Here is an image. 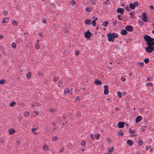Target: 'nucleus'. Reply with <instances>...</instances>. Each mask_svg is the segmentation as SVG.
Masks as SVG:
<instances>
[{"label": "nucleus", "mask_w": 154, "mask_h": 154, "mask_svg": "<svg viewBox=\"0 0 154 154\" xmlns=\"http://www.w3.org/2000/svg\"><path fill=\"white\" fill-rule=\"evenodd\" d=\"M146 42L148 45L154 46V39L150 36L145 35L143 36Z\"/></svg>", "instance_id": "f257e3e1"}, {"label": "nucleus", "mask_w": 154, "mask_h": 154, "mask_svg": "<svg viewBox=\"0 0 154 154\" xmlns=\"http://www.w3.org/2000/svg\"><path fill=\"white\" fill-rule=\"evenodd\" d=\"M108 37V40L109 41L113 42L114 41L115 38H117L118 36V35L115 33H109L107 35Z\"/></svg>", "instance_id": "f03ea898"}, {"label": "nucleus", "mask_w": 154, "mask_h": 154, "mask_svg": "<svg viewBox=\"0 0 154 154\" xmlns=\"http://www.w3.org/2000/svg\"><path fill=\"white\" fill-rule=\"evenodd\" d=\"M146 51L148 53H150L154 51V46L148 45V47L145 48Z\"/></svg>", "instance_id": "7ed1b4c3"}, {"label": "nucleus", "mask_w": 154, "mask_h": 154, "mask_svg": "<svg viewBox=\"0 0 154 154\" xmlns=\"http://www.w3.org/2000/svg\"><path fill=\"white\" fill-rule=\"evenodd\" d=\"M138 5L137 2H134V3H131L129 5V8L131 9H134L136 6Z\"/></svg>", "instance_id": "20e7f679"}, {"label": "nucleus", "mask_w": 154, "mask_h": 154, "mask_svg": "<svg viewBox=\"0 0 154 154\" xmlns=\"http://www.w3.org/2000/svg\"><path fill=\"white\" fill-rule=\"evenodd\" d=\"M142 20L145 22H148L147 20V17L146 16V14L145 13H143L142 15Z\"/></svg>", "instance_id": "39448f33"}, {"label": "nucleus", "mask_w": 154, "mask_h": 154, "mask_svg": "<svg viewBox=\"0 0 154 154\" xmlns=\"http://www.w3.org/2000/svg\"><path fill=\"white\" fill-rule=\"evenodd\" d=\"M91 36V33L88 30L85 33V36L88 38H90Z\"/></svg>", "instance_id": "423d86ee"}, {"label": "nucleus", "mask_w": 154, "mask_h": 154, "mask_svg": "<svg viewBox=\"0 0 154 154\" xmlns=\"http://www.w3.org/2000/svg\"><path fill=\"white\" fill-rule=\"evenodd\" d=\"M124 9L123 8H118L117 9V13H121L122 14H124Z\"/></svg>", "instance_id": "0eeeda50"}, {"label": "nucleus", "mask_w": 154, "mask_h": 154, "mask_svg": "<svg viewBox=\"0 0 154 154\" xmlns=\"http://www.w3.org/2000/svg\"><path fill=\"white\" fill-rule=\"evenodd\" d=\"M126 30L128 31H132L133 30V27L131 26L128 25L125 27Z\"/></svg>", "instance_id": "6e6552de"}, {"label": "nucleus", "mask_w": 154, "mask_h": 154, "mask_svg": "<svg viewBox=\"0 0 154 154\" xmlns=\"http://www.w3.org/2000/svg\"><path fill=\"white\" fill-rule=\"evenodd\" d=\"M108 86L105 85L104 87V93L105 95H107L108 93Z\"/></svg>", "instance_id": "1a4fd4ad"}, {"label": "nucleus", "mask_w": 154, "mask_h": 154, "mask_svg": "<svg viewBox=\"0 0 154 154\" xmlns=\"http://www.w3.org/2000/svg\"><path fill=\"white\" fill-rule=\"evenodd\" d=\"M9 18L8 17H5L2 20V23H8L9 22Z\"/></svg>", "instance_id": "9d476101"}, {"label": "nucleus", "mask_w": 154, "mask_h": 154, "mask_svg": "<svg viewBox=\"0 0 154 154\" xmlns=\"http://www.w3.org/2000/svg\"><path fill=\"white\" fill-rule=\"evenodd\" d=\"M94 82L96 85H101L102 84V82L98 79H97L94 80Z\"/></svg>", "instance_id": "9b49d317"}, {"label": "nucleus", "mask_w": 154, "mask_h": 154, "mask_svg": "<svg viewBox=\"0 0 154 154\" xmlns=\"http://www.w3.org/2000/svg\"><path fill=\"white\" fill-rule=\"evenodd\" d=\"M125 124L123 122H120L118 123V126L119 128H123L124 127V124Z\"/></svg>", "instance_id": "f8f14e48"}, {"label": "nucleus", "mask_w": 154, "mask_h": 154, "mask_svg": "<svg viewBox=\"0 0 154 154\" xmlns=\"http://www.w3.org/2000/svg\"><path fill=\"white\" fill-rule=\"evenodd\" d=\"M121 34L122 35H126L127 34V32L125 30L122 29L120 32Z\"/></svg>", "instance_id": "ddd939ff"}, {"label": "nucleus", "mask_w": 154, "mask_h": 154, "mask_svg": "<svg viewBox=\"0 0 154 154\" xmlns=\"http://www.w3.org/2000/svg\"><path fill=\"white\" fill-rule=\"evenodd\" d=\"M85 23L88 25H90L91 23V20L90 19H86L85 21Z\"/></svg>", "instance_id": "4468645a"}, {"label": "nucleus", "mask_w": 154, "mask_h": 154, "mask_svg": "<svg viewBox=\"0 0 154 154\" xmlns=\"http://www.w3.org/2000/svg\"><path fill=\"white\" fill-rule=\"evenodd\" d=\"M127 144L130 146H131L133 144V142L132 140H128L127 141Z\"/></svg>", "instance_id": "2eb2a0df"}, {"label": "nucleus", "mask_w": 154, "mask_h": 154, "mask_svg": "<svg viewBox=\"0 0 154 154\" xmlns=\"http://www.w3.org/2000/svg\"><path fill=\"white\" fill-rule=\"evenodd\" d=\"M142 119V117L141 116H138L136 119V122H140L141 120Z\"/></svg>", "instance_id": "dca6fc26"}, {"label": "nucleus", "mask_w": 154, "mask_h": 154, "mask_svg": "<svg viewBox=\"0 0 154 154\" xmlns=\"http://www.w3.org/2000/svg\"><path fill=\"white\" fill-rule=\"evenodd\" d=\"M15 132V131L14 130V129H9V134H12Z\"/></svg>", "instance_id": "f3484780"}, {"label": "nucleus", "mask_w": 154, "mask_h": 154, "mask_svg": "<svg viewBox=\"0 0 154 154\" xmlns=\"http://www.w3.org/2000/svg\"><path fill=\"white\" fill-rule=\"evenodd\" d=\"M114 150V147L112 146L111 147V148L109 149L108 152L111 154Z\"/></svg>", "instance_id": "a211bd4d"}, {"label": "nucleus", "mask_w": 154, "mask_h": 154, "mask_svg": "<svg viewBox=\"0 0 154 154\" xmlns=\"http://www.w3.org/2000/svg\"><path fill=\"white\" fill-rule=\"evenodd\" d=\"M135 14V13L134 11L131 12L129 14L130 15V17L131 19H132L134 17V15Z\"/></svg>", "instance_id": "6ab92c4d"}, {"label": "nucleus", "mask_w": 154, "mask_h": 154, "mask_svg": "<svg viewBox=\"0 0 154 154\" xmlns=\"http://www.w3.org/2000/svg\"><path fill=\"white\" fill-rule=\"evenodd\" d=\"M31 73L30 72H28L26 74V77L28 79H29L31 77Z\"/></svg>", "instance_id": "aec40b11"}, {"label": "nucleus", "mask_w": 154, "mask_h": 154, "mask_svg": "<svg viewBox=\"0 0 154 154\" xmlns=\"http://www.w3.org/2000/svg\"><path fill=\"white\" fill-rule=\"evenodd\" d=\"M92 8H91L89 7H87L85 9V10L86 11L90 12L91 11Z\"/></svg>", "instance_id": "412c9836"}, {"label": "nucleus", "mask_w": 154, "mask_h": 154, "mask_svg": "<svg viewBox=\"0 0 154 154\" xmlns=\"http://www.w3.org/2000/svg\"><path fill=\"white\" fill-rule=\"evenodd\" d=\"M6 83V81L4 80H0V84L2 85H3Z\"/></svg>", "instance_id": "4be33fe9"}, {"label": "nucleus", "mask_w": 154, "mask_h": 154, "mask_svg": "<svg viewBox=\"0 0 154 154\" xmlns=\"http://www.w3.org/2000/svg\"><path fill=\"white\" fill-rule=\"evenodd\" d=\"M12 24L13 25H18V22L15 21V20H14L12 23Z\"/></svg>", "instance_id": "5701e85b"}, {"label": "nucleus", "mask_w": 154, "mask_h": 154, "mask_svg": "<svg viewBox=\"0 0 154 154\" xmlns=\"http://www.w3.org/2000/svg\"><path fill=\"white\" fill-rule=\"evenodd\" d=\"M69 92H70V91L69 89L67 88V89H66L64 90V93L65 94H66L67 93L69 94Z\"/></svg>", "instance_id": "b1692460"}, {"label": "nucleus", "mask_w": 154, "mask_h": 154, "mask_svg": "<svg viewBox=\"0 0 154 154\" xmlns=\"http://www.w3.org/2000/svg\"><path fill=\"white\" fill-rule=\"evenodd\" d=\"M108 24V22L107 21H105L104 23L102 24V25L103 26L105 27H107V25Z\"/></svg>", "instance_id": "393cba45"}, {"label": "nucleus", "mask_w": 154, "mask_h": 154, "mask_svg": "<svg viewBox=\"0 0 154 154\" xmlns=\"http://www.w3.org/2000/svg\"><path fill=\"white\" fill-rule=\"evenodd\" d=\"M43 149L44 150H45L47 151V150H48V147L47 146V145H44V147H43Z\"/></svg>", "instance_id": "a878e982"}, {"label": "nucleus", "mask_w": 154, "mask_h": 154, "mask_svg": "<svg viewBox=\"0 0 154 154\" xmlns=\"http://www.w3.org/2000/svg\"><path fill=\"white\" fill-rule=\"evenodd\" d=\"M118 134L119 135L122 136L124 135V133L122 131L120 130L118 132Z\"/></svg>", "instance_id": "bb28decb"}, {"label": "nucleus", "mask_w": 154, "mask_h": 154, "mask_svg": "<svg viewBox=\"0 0 154 154\" xmlns=\"http://www.w3.org/2000/svg\"><path fill=\"white\" fill-rule=\"evenodd\" d=\"M35 48L37 50H38L40 48V46L38 43H36L35 45Z\"/></svg>", "instance_id": "cd10ccee"}, {"label": "nucleus", "mask_w": 154, "mask_h": 154, "mask_svg": "<svg viewBox=\"0 0 154 154\" xmlns=\"http://www.w3.org/2000/svg\"><path fill=\"white\" fill-rule=\"evenodd\" d=\"M117 95L119 98H121L122 97V94L120 92H118L117 93Z\"/></svg>", "instance_id": "c85d7f7f"}, {"label": "nucleus", "mask_w": 154, "mask_h": 154, "mask_svg": "<svg viewBox=\"0 0 154 154\" xmlns=\"http://www.w3.org/2000/svg\"><path fill=\"white\" fill-rule=\"evenodd\" d=\"M16 104V103L15 102H12L9 105V106L11 107L13 106Z\"/></svg>", "instance_id": "c756f323"}, {"label": "nucleus", "mask_w": 154, "mask_h": 154, "mask_svg": "<svg viewBox=\"0 0 154 154\" xmlns=\"http://www.w3.org/2000/svg\"><path fill=\"white\" fill-rule=\"evenodd\" d=\"M100 135L99 134H96L95 135V137L96 139L97 140H98L99 139V136H100Z\"/></svg>", "instance_id": "7c9ffc66"}, {"label": "nucleus", "mask_w": 154, "mask_h": 154, "mask_svg": "<svg viewBox=\"0 0 154 154\" xmlns=\"http://www.w3.org/2000/svg\"><path fill=\"white\" fill-rule=\"evenodd\" d=\"M24 115L25 117H27L29 115V113L28 112L26 111L25 112Z\"/></svg>", "instance_id": "2f4dec72"}, {"label": "nucleus", "mask_w": 154, "mask_h": 154, "mask_svg": "<svg viewBox=\"0 0 154 154\" xmlns=\"http://www.w3.org/2000/svg\"><path fill=\"white\" fill-rule=\"evenodd\" d=\"M129 132L133 134L135 133V131L134 130H131V129H129Z\"/></svg>", "instance_id": "473e14b6"}, {"label": "nucleus", "mask_w": 154, "mask_h": 154, "mask_svg": "<svg viewBox=\"0 0 154 154\" xmlns=\"http://www.w3.org/2000/svg\"><path fill=\"white\" fill-rule=\"evenodd\" d=\"M58 139V137H57L55 136L53 137H52V141H54Z\"/></svg>", "instance_id": "72a5a7b5"}, {"label": "nucleus", "mask_w": 154, "mask_h": 154, "mask_svg": "<svg viewBox=\"0 0 154 154\" xmlns=\"http://www.w3.org/2000/svg\"><path fill=\"white\" fill-rule=\"evenodd\" d=\"M143 144V142L142 140H140L139 141V142H138V145L139 146H140Z\"/></svg>", "instance_id": "f704fd0d"}, {"label": "nucleus", "mask_w": 154, "mask_h": 154, "mask_svg": "<svg viewBox=\"0 0 154 154\" xmlns=\"http://www.w3.org/2000/svg\"><path fill=\"white\" fill-rule=\"evenodd\" d=\"M12 46L13 48H16V45L15 43H13L12 44Z\"/></svg>", "instance_id": "c9c22d12"}, {"label": "nucleus", "mask_w": 154, "mask_h": 154, "mask_svg": "<svg viewBox=\"0 0 154 154\" xmlns=\"http://www.w3.org/2000/svg\"><path fill=\"white\" fill-rule=\"evenodd\" d=\"M152 83H148L146 84V85L147 87H149V86H152Z\"/></svg>", "instance_id": "e433bc0d"}, {"label": "nucleus", "mask_w": 154, "mask_h": 154, "mask_svg": "<svg viewBox=\"0 0 154 154\" xmlns=\"http://www.w3.org/2000/svg\"><path fill=\"white\" fill-rule=\"evenodd\" d=\"M104 4L106 5H109V0H106V1H105L104 3Z\"/></svg>", "instance_id": "4c0bfd02"}, {"label": "nucleus", "mask_w": 154, "mask_h": 154, "mask_svg": "<svg viewBox=\"0 0 154 154\" xmlns=\"http://www.w3.org/2000/svg\"><path fill=\"white\" fill-rule=\"evenodd\" d=\"M90 138L93 140H94V135L92 134H91L90 135Z\"/></svg>", "instance_id": "58836bf2"}, {"label": "nucleus", "mask_w": 154, "mask_h": 154, "mask_svg": "<svg viewBox=\"0 0 154 154\" xmlns=\"http://www.w3.org/2000/svg\"><path fill=\"white\" fill-rule=\"evenodd\" d=\"M144 62L146 63H147L149 61V59H145L144 60Z\"/></svg>", "instance_id": "ea45409f"}, {"label": "nucleus", "mask_w": 154, "mask_h": 154, "mask_svg": "<svg viewBox=\"0 0 154 154\" xmlns=\"http://www.w3.org/2000/svg\"><path fill=\"white\" fill-rule=\"evenodd\" d=\"M91 24L93 26H95L96 25V23H95V20H93L92 21Z\"/></svg>", "instance_id": "a19ab883"}, {"label": "nucleus", "mask_w": 154, "mask_h": 154, "mask_svg": "<svg viewBox=\"0 0 154 154\" xmlns=\"http://www.w3.org/2000/svg\"><path fill=\"white\" fill-rule=\"evenodd\" d=\"M121 80L122 82H125L126 80V78H124L123 76H122L121 78Z\"/></svg>", "instance_id": "79ce46f5"}, {"label": "nucleus", "mask_w": 154, "mask_h": 154, "mask_svg": "<svg viewBox=\"0 0 154 154\" xmlns=\"http://www.w3.org/2000/svg\"><path fill=\"white\" fill-rule=\"evenodd\" d=\"M56 110V109H50V110L52 113L54 112Z\"/></svg>", "instance_id": "37998d69"}, {"label": "nucleus", "mask_w": 154, "mask_h": 154, "mask_svg": "<svg viewBox=\"0 0 154 154\" xmlns=\"http://www.w3.org/2000/svg\"><path fill=\"white\" fill-rule=\"evenodd\" d=\"M81 145L84 146L85 145V143L84 141H82L81 142Z\"/></svg>", "instance_id": "c03bdc74"}, {"label": "nucleus", "mask_w": 154, "mask_h": 154, "mask_svg": "<svg viewBox=\"0 0 154 154\" xmlns=\"http://www.w3.org/2000/svg\"><path fill=\"white\" fill-rule=\"evenodd\" d=\"M37 129V128H33L32 129L31 131L33 133H34V134H35L34 132Z\"/></svg>", "instance_id": "a18cd8bd"}, {"label": "nucleus", "mask_w": 154, "mask_h": 154, "mask_svg": "<svg viewBox=\"0 0 154 154\" xmlns=\"http://www.w3.org/2000/svg\"><path fill=\"white\" fill-rule=\"evenodd\" d=\"M59 79V78L58 77H57L56 78H54L53 79V81L54 82H55L56 81L58 80V79Z\"/></svg>", "instance_id": "49530a36"}, {"label": "nucleus", "mask_w": 154, "mask_h": 154, "mask_svg": "<svg viewBox=\"0 0 154 154\" xmlns=\"http://www.w3.org/2000/svg\"><path fill=\"white\" fill-rule=\"evenodd\" d=\"M3 13L5 15H7L8 14L7 11L5 10L3 11Z\"/></svg>", "instance_id": "de8ad7c7"}, {"label": "nucleus", "mask_w": 154, "mask_h": 154, "mask_svg": "<svg viewBox=\"0 0 154 154\" xmlns=\"http://www.w3.org/2000/svg\"><path fill=\"white\" fill-rule=\"evenodd\" d=\"M37 74L38 75V76H42V73H41L39 71H37Z\"/></svg>", "instance_id": "09e8293b"}, {"label": "nucleus", "mask_w": 154, "mask_h": 154, "mask_svg": "<svg viewBox=\"0 0 154 154\" xmlns=\"http://www.w3.org/2000/svg\"><path fill=\"white\" fill-rule=\"evenodd\" d=\"M121 16V15H120V14L118 15L117 16V17L119 19V20H122L120 18Z\"/></svg>", "instance_id": "8fccbe9b"}, {"label": "nucleus", "mask_w": 154, "mask_h": 154, "mask_svg": "<svg viewBox=\"0 0 154 154\" xmlns=\"http://www.w3.org/2000/svg\"><path fill=\"white\" fill-rule=\"evenodd\" d=\"M71 3L72 4V6L73 4H74L75 3V2L74 0H72L71 1Z\"/></svg>", "instance_id": "3c124183"}, {"label": "nucleus", "mask_w": 154, "mask_h": 154, "mask_svg": "<svg viewBox=\"0 0 154 154\" xmlns=\"http://www.w3.org/2000/svg\"><path fill=\"white\" fill-rule=\"evenodd\" d=\"M64 32L66 33L68 32V30L66 29H64L63 30Z\"/></svg>", "instance_id": "603ef678"}, {"label": "nucleus", "mask_w": 154, "mask_h": 154, "mask_svg": "<svg viewBox=\"0 0 154 154\" xmlns=\"http://www.w3.org/2000/svg\"><path fill=\"white\" fill-rule=\"evenodd\" d=\"M35 113L36 114V115L34 116H36L38 115L39 112L38 111H35Z\"/></svg>", "instance_id": "864d4df0"}, {"label": "nucleus", "mask_w": 154, "mask_h": 154, "mask_svg": "<svg viewBox=\"0 0 154 154\" xmlns=\"http://www.w3.org/2000/svg\"><path fill=\"white\" fill-rule=\"evenodd\" d=\"M79 100H80V97L79 96L77 97H76V98L75 99V101H76Z\"/></svg>", "instance_id": "5fc2aeb1"}, {"label": "nucleus", "mask_w": 154, "mask_h": 154, "mask_svg": "<svg viewBox=\"0 0 154 154\" xmlns=\"http://www.w3.org/2000/svg\"><path fill=\"white\" fill-rule=\"evenodd\" d=\"M130 8H129V7H128V6H127L125 8V9L127 11H130Z\"/></svg>", "instance_id": "6e6d98bb"}, {"label": "nucleus", "mask_w": 154, "mask_h": 154, "mask_svg": "<svg viewBox=\"0 0 154 154\" xmlns=\"http://www.w3.org/2000/svg\"><path fill=\"white\" fill-rule=\"evenodd\" d=\"M79 51H76L75 52V54L76 55H78L79 54Z\"/></svg>", "instance_id": "4d7b16f0"}, {"label": "nucleus", "mask_w": 154, "mask_h": 154, "mask_svg": "<svg viewBox=\"0 0 154 154\" xmlns=\"http://www.w3.org/2000/svg\"><path fill=\"white\" fill-rule=\"evenodd\" d=\"M139 63H140V66L142 67L143 66V65H144V63L143 62H142V63L139 62Z\"/></svg>", "instance_id": "13d9d810"}, {"label": "nucleus", "mask_w": 154, "mask_h": 154, "mask_svg": "<svg viewBox=\"0 0 154 154\" xmlns=\"http://www.w3.org/2000/svg\"><path fill=\"white\" fill-rule=\"evenodd\" d=\"M150 147V146H146V147H145L146 150H148L149 149V148Z\"/></svg>", "instance_id": "bf43d9fd"}, {"label": "nucleus", "mask_w": 154, "mask_h": 154, "mask_svg": "<svg viewBox=\"0 0 154 154\" xmlns=\"http://www.w3.org/2000/svg\"><path fill=\"white\" fill-rule=\"evenodd\" d=\"M42 23H46V20L45 19H43L42 20Z\"/></svg>", "instance_id": "052dcab7"}, {"label": "nucleus", "mask_w": 154, "mask_h": 154, "mask_svg": "<svg viewBox=\"0 0 154 154\" xmlns=\"http://www.w3.org/2000/svg\"><path fill=\"white\" fill-rule=\"evenodd\" d=\"M38 35H39L41 36V37H42L43 36H42V33H39L38 34Z\"/></svg>", "instance_id": "680f3d73"}, {"label": "nucleus", "mask_w": 154, "mask_h": 154, "mask_svg": "<svg viewBox=\"0 0 154 154\" xmlns=\"http://www.w3.org/2000/svg\"><path fill=\"white\" fill-rule=\"evenodd\" d=\"M116 21H114L112 22V23L114 25H115L116 24Z\"/></svg>", "instance_id": "e2e57ef3"}, {"label": "nucleus", "mask_w": 154, "mask_h": 154, "mask_svg": "<svg viewBox=\"0 0 154 154\" xmlns=\"http://www.w3.org/2000/svg\"><path fill=\"white\" fill-rule=\"evenodd\" d=\"M150 8H151V9H154V8H153V7L151 6L150 7Z\"/></svg>", "instance_id": "0e129e2a"}, {"label": "nucleus", "mask_w": 154, "mask_h": 154, "mask_svg": "<svg viewBox=\"0 0 154 154\" xmlns=\"http://www.w3.org/2000/svg\"><path fill=\"white\" fill-rule=\"evenodd\" d=\"M139 22L141 23V25H143V22L141 21H140Z\"/></svg>", "instance_id": "69168bd1"}, {"label": "nucleus", "mask_w": 154, "mask_h": 154, "mask_svg": "<svg viewBox=\"0 0 154 154\" xmlns=\"http://www.w3.org/2000/svg\"><path fill=\"white\" fill-rule=\"evenodd\" d=\"M92 3L93 4V5H95V4H96V3H95V2H94H94H92Z\"/></svg>", "instance_id": "338daca9"}, {"label": "nucleus", "mask_w": 154, "mask_h": 154, "mask_svg": "<svg viewBox=\"0 0 154 154\" xmlns=\"http://www.w3.org/2000/svg\"><path fill=\"white\" fill-rule=\"evenodd\" d=\"M3 37V36L2 35H0V38H2Z\"/></svg>", "instance_id": "774afa93"}]
</instances>
